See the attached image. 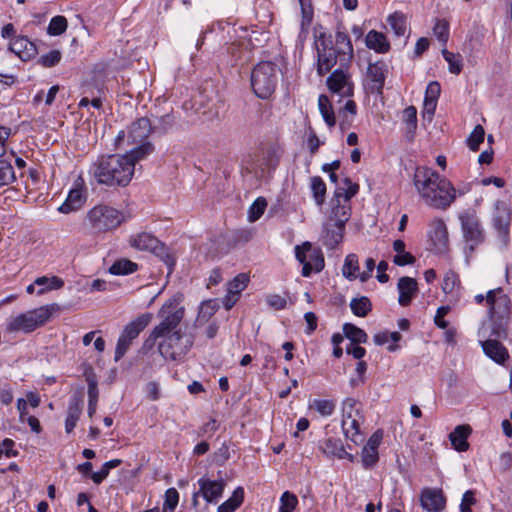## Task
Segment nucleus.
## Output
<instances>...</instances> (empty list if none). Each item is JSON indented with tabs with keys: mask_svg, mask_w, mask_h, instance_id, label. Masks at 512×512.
<instances>
[{
	"mask_svg": "<svg viewBox=\"0 0 512 512\" xmlns=\"http://www.w3.org/2000/svg\"><path fill=\"white\" fill-rule=\"evenodd\" d=\"M154 151L152 143L134 147L125 155H108L99 158L90 168V173L97 183L107 186H126L131 181L135 163Z\"/></svg>",
	"mask_w": 512,
	"mask_h": 512,
	"instance_id": "1",
	"label": "nucleus"
},
{
	"mask_svg": "<svg viewBox=\"0 0 512 512\" xmlns=\"http://www.w3.org/2000/svg\"><path fill=\"white\" fill-rule=\"evenodd\" d=\"M148 322H130L122 331L116 345L114 360L119 361L128 351L132 341L138 337Z\"/></svg>",
	"mask_w": 512,
	"mask_h": 512,
	"instance_id": "11",
	"label": "nucleus"
},
{
	"mask_svg": "<svg viewBox=\"0 0 512 512\" xmlns=\"http://www.w3.org/2000/svg\"><path fill=\"white\" fill-rule=\"evenodd\" d=\"M503 322H483L482 327L480 328L479 333L484 336L487 331H491V335H494L497 338H501L505 336V330L503 329Z\"/></svg>",
	"mask_w": 512,
	"mask_h": 512,
	"instance_id": "55",
	"label": "nucleus"
},
{
	"mask_svg": "<svg viewBox=\"0 0 512 512\" xmlns=\"http://www.w3.org/2000/svg\"><path fill=\"white\" fill-rule=\"evenodd\" d=\"M67 26V19L64 16H55L50 20L47 33L53 36L61 35L66 31Z\"/></svg>",
	"mask_w": 512,
	"mask_h": 512,
	"instance_id": "49",
	"label": "nucleus"
},
{
	"mask_svg": "<svg viewBox=\"0 0 512 512\" xmlns=\"http://www.w3.org/2000/svg\"><path fill=\"white\" fill-rule=\"evenodd\" d=\"M297 504V496L289 491H285L280 497L279 512H293Z\"/></svg>",
	"mask_w": 512,
	"mask_h": 512,
	"instance_id": "53",
	"label": "nucleus"
},
{
	"mask_svg": "<svg viewBox=\"0 0 512 512\" xmlns=\"http://www.w3.org/2000/svg\"><path fill=\"white\" fill-rule=\"evenodd\" d=\"M486 306L492 320H504L510 317V299L501 288L487 292Z\"/></svg>",
	"mask_w": 512,
	"mask_h": 512,
	"instance_id": "9",
	"label": "nucleus"
},
{
	"mask_svg": "<svg viewBox=\"0 0 512 512\" xmlns=\"http://www.w3.org/2000/svg\"><path fill=\"white\" fill-rule=\"evenodd\" d=\"M248 282V275L245 273H240L228 283L227 292L230 293V299H232V303H236L238 301L241 291L246 288Z\"/></svg>",
	"mask_w": 512,
	"mask_h": 512,
	"instance_id": "31",
	"label": "nucleus"
},
{
	"mask_svg": "<svg viewBox=\"0 0 512 512\" xmlns=\"http://www.w3.org/2000/svg\"><path fill=\"white\" fill-rule=\"evenodd\" d=\"M400 339H401V334L396 331H394V332L383 331V332H379V333L375 334V336H374V342L377 345H385V344H388L391 342V344L388 346L389 351H395L398 348L396 343L398 341H400Z\"/></svg>",
	"mask_w": 512,
	"mask_h": 512,
	"instance_id": "35",
	"label": "nucleus"
},
{
	"mask_svg": "<svg viewBox=\"0 0 512 512\" xmlns=\"http://www.w3.org/2000/svg\"><path fill=\"white\" fill-rule=\"evenodd\" d=\"M435 238L443 243V245L446 244L447 238H448V232L445 223L442 220H437L435 223V230H434Z\"/></svg>",
	"mask_w": 512,
	"mask_h": 512,
	"instance_id": "62",
	"label": "nucleus"
},
{
	"mask_svg": "<svg viewBox=\"0 0 512 512\" xmlns=\"http://www.w3.org/2000/svg\"><path fill=\"white\" fill-rule=\"evenodd\" d=\"M442 290L445 294L451 295L455 300L460 297L461 284L458 275L453 271H448L443 278Z\"/></svg>",
	"mask_w": 512,
	"mask_h": 512,
	"instance_id": "30",
	"label": "nucleus"
},
{
	"mask_svg": "<svg viewBox=\"0 0 512 512\" xmlns=\"http://www.w3.org/2000/svg\"><path fill=\"white\" fill-rule=\"evenodd\" d=\"M510 221L509 209L505 206H497L493 217V226L497 230L503 244L507 243Z\"/></svg>",
	"mask_w": 512,
	"mask_h": 512,
	"instance_id": "20",
	"label": "nucleus"
},
{
	"mask_svg": "<svg viewBox=\"0 0 512 512\" xmlns=\"http://www.w3.org/2000/svg\"><path fill=\"white\" fill-rule=\"evenodd\" d=\"M334 47L337 49L340 66H347L353 58V46L345 32L339 30L336 32Z\"/></svg>",
	"mask_w": 512,
	"mask_h": 512,
	"instance_id": "17",
	"label": "nucleus"
},
{
	"mask_svg": "<svg viewBox=\"0 0 512 512\" xmlns=\"http://www.w3.org/2000/svg\"><path fill=\"white\" fill-rule=\"evenodd\" d=\"M359 186L353 183L349 178L343 180V186H340L335 191V197H344L345 201H349L353 196L357 194Z\"/></svg>",
	"mask_w": 512,
	"mask_h": 512,
	"instance_id": "42",
	"label": "nucleus"
},
{
	"mask_svg": "<svg viewBox=\"0 0 512 512\" xmlns=\"http://www.w3.org/2000/svg\"><path fill=\"white\" fill-rule=\"evenodd\" d=\"M186 322H160L151 334L155 340L162 338L159 350L165 356L173 357L186 352L193 344L192 336L187 332Z\"/></svg>",
	"mask_w": 512,
	"mask_h": 512,
	"instance_id": "3",
	"label": "nucleus"
},
{
	"mask_svg": "<svg viewBox=\"0 0 512 512\" xmlns=\"http://www.w3.org/2000/svg\"><path fill=\"white\" fill-rule=\"evenodd\" d=\"M403 121L406 123L408 130L414 131L417 127V110L414 106H408L403 111Z\"/></svg>",
	"mask_w": 512,
	"mask_h": 512,
	"instance_id": "57",
	"label": "nucleus"
},
{
	"mask_svg": "<svg viewBox=\"0 0 512 512\" xmlns=\"http://www.w3.org/2000/svg\"><path fill=\"white\" fill-rule=\"evenodd\" d=\"M9 49L22 58L26 51L33 49V44L26 37H17L10 42Z\"/></svg>",
	"mask_w": 512,
	"mask_h": 512,
	"instance_id": "45",
	"label": "nucleus"
},
{
	"mask_svg": "<svg viewBox=\"0 0 512 512\" xmlns=\"http://www.w3.org/2000/svg\"><path fill=\"white\" fill-rule=\"evenodd\" d=\"M345 337L352 343H365L367 341V334L360 328L356 327L350 322H346L343 326Z\"/></svg>",
	"mask_w": 512,
	"mask_h": 512,
	"instance_id": "38",
	"label": "nucleus"
},
{
	"mask_svg": "<svg viewBox=\"0 0 512 512\" xmlns=\"http://www.w3.org/2000/svg\"><path fill=\"white\" fill-rule=\"evenodd\" d=\"M123 221L117 209L107 205H97L87 212L85 227L92 233H104L116 229Z\"/></svg>",
	"mask_w": 512,
	"mask_h": 512,
	"instance_id": "5",
	"label": "nucleus"
},
{
	"mask_svg": "<svg viewBox=\"0 0 512 512\" xmlns=\"http://www.w3.org/2000/svg\"><path fill=\"white\" fill-rule=\"evenodd\" d=\"M322 451L327 456H335L338 458H343L344 454H346V451L338 439L329 438L324 441V444L322 446Z\"/></svg>",
	"mask_w": 512,
	"mask_h": 512,
	"instance_id": "39",
	"label": "nucleus"
},
{
	"mask_svg": "<svg viewBox=\"0 0 512 512\" xmlns=\"http://www.w3.org/2000/svg\"><path fill=\"white\" fill-rule=\"evenodd\" d=\"M153 131L152 123L149 118L141 117L134 121L128 128L127 139L129 144H137L136 147L147 141L148 136Z\"/></svg>",
	"mask_w": 512,
	"mask_h": 512,
	"instance_id": "13",
	"label": "nucleus"
},
{
	"mask_svg": "<svg viewBox=\"0 0 512 512\" xmlns=\"http://www.w3.org/2000/svg\"><path fill=\"white\" fill-rule=\"evenodd\" d=\"M61 59V52L58 50H52L39 58V63L44 67H53Z\"/></svg>",
	"mask_w": 512,
	"mask_h": 512,
	"instance_id": "59",
	"label": "nucleus"
},
{
	"mask_svg": "<svg viewBox=\"0 0 512 512\" xmlns=\"http://www.w3.org/2000/svg\"><path fill=\"white\" fill-rule=\"evenodd\" d=\"M179 502V493L175 488H169L165 492V501L163 505V512H172Z\"/></svg>",
	"mask_w": 512,
	"mask_h": 512,
	"instance_id": "56",
	"label": "nucleus"
},
{
	"mask_svg": "<svg viewBox=\"0 0 512 512\" xmlns=\"http://www.w3.org/2000/svg\"><path fill=\"white\" fill-rule=\"evenodd\" d=\"M86 202V195L82 188L71 189L65 202L58 208L61 213H71L79 210Z\"/></svg>",
	"mask_w": 512,
	"mask_h": 512,
	"instance_id": "22",
	"label": "nucleus"
},
{
	"mask_svg": "<svg viewBox=\"0 0 512 512\" xmlns=\"http://www.w3.org/2000/svg\"><path fill=\"white\" fill-rule=\"evenodd\" d=\"M358 270V257L355 254H348L342 267L343 276L349 280H354L359 278Z\"/></svg>",
	"mask_w": 512,
	"mask_h": 512,
	"instance_id": "36",
	"label": "nucleus"
},
{
	"mask_svg": "<svg viewBox=\"0 0 512 512\" xmlns=\"http://www.w3.org/2000/svg\"><path fill=\"white\" fill-rule=\"evenodd\" d=\"M244 499V490L238 487L234 490L232 496L223 502L217 509V512H234L242 504Z\"/></svg>",
	"mask_w": 512,
	"mask_h": 512,
	"instance_id": "33",
	"label": "nucleus"
},
{
	"mask_svg": "<svg viewBox=\"0 0 512 512\" xmlns=\"http://www.w3.org/2000/svg\"><path fill=\"white\" fill-rule=\"evenodd\" d=\"M343 230L344 228L338 227L336 223L334 224L333 229L327 228L324 239L325 245L330 248L336 247L342 241Z\"/></svg>",
	"mask_w": 512,
	"mask_h": 512,
	"instance_id": "51",
	"label": "nucleus"
},
{
	"mask_svg": "<svg viewBox=\"0 0 512 512\" xmlns=\"http://www.w3.org/2000/svg\"><path fill=\"white\" fill-rule=\"evenodd\" d=\"M185 309L181 304L179 297H173L167 300L159 311L161 320H182Z\"/></svg>",
	"mask_w": 512,
	"mask_h": 512,
	"instance_id": "21",
	"label": "nucleus"
},
{
	"mask_svg": "<svg viewBox=\"0 0 512 512\" xmlns=\"http://www.w3.org/2000/svg\"><path fill=\"white\" fill-rule=\"evenodd\" d=\"M387 22L396 36L401 37L405 35L407 18L402 12L396 11L392 13L388 16Z\"/></svg>",
	"mask_w": 512,
	"mask_h": 512,
	"instance_id": "32",
	"label": "nucleus"
},
{
	"mask_svg": "<svg viewBox=\"0 0 512 512\" xmlns=\"http://www.w3.org/2000/svg\"><path fill=\"white\" fill-rule=\"evenodd\" d=\"M335 402L326 399H314L310 404V408H314L320 415L324 417L331 416L335 410Z\"/></svg>",
	"mask_w": 512,
	"mask_h": 512,
	"instance_id": "46",
	"label": "nucleus"
},
{
	"mask_svg": "<svg viewBox=\"0 0 512 512\" xmlns=\"http://www.w3.org/2000/svg\"><path fill=\"white\" fill-rule=\"evenodd\" d=\"M315 46L318 60L317 72L320 76H323L339 62V56L331 35L324 32L316 36Z\"/></svg>",
	"mask_w": 512,
	"mask_h": 512,
	"instance_id": "7",
	"label": "nucleus"
},
{
	"mask_svg": "<svg viewBox=\"0 0 512 512\" xmlns=\"http://www.w3.org/2000/svg\"><path fill=\"white\" fill-rule=\"evenodd\" d=\"M281 71L271 61L259 62L251 72V86L258 98L267 99L274 92L279 82Z\"/></svg>",
	"mask_w": 512,
	"mask_h": 512,
	"instance_id": "4",
	"label": "nucleus"
},
{
	"mask_svg": "<svg viewBox=\"0 0 512 512\" xmlns=\"http://www.w3.org/2000/svg\"><path fill=\"white\" fill-rule=\"evenodd\" d=\"M130 244L138 250L150 251L157 255H161L164 251L162 243L156 237L146 232L132 237Z\"/></svg>",
	"mask_w": 512,
	"mask_h": 512,
	"instance_id": "16",
	"label": "nucleus"
},
{
	"mask_svg": "<svg viewBox=\"0 0 512 512\" xmlns=\"http://www.w3.org/2000/svg\"><path fill=\"white\" fill-rule=\"evenodd\" d=\"M481 345L484 353L499 364L504 363V361L508 358V352L506 348L497 339H487L485 341H481Z\"/></svg>",
	"mask_w": 512,
	"mask_h": 512,
	"instance_id": "24",
	"label": "nucleus"
},
{
	"mask_svg": "<svg viewBox=\"0 0 512 512\" xmlns=\"http://www.w3.org/2000/svg\"><path fill=\"white\" fill-rule=\"evenodd\" d=\"M470 432L471 428L468 425H459L450 433L449 439L455 450L464 452L469 448L467 438Z\"/></svg>",
	"mask_w": 512,
	"mask_h": 512,
	"instance_id": "26",
	"label": "nucleus"
},
{
	"mask_svg": "<svg viewBox=\"0 0 512 512\" xmlns=\"http://www.w3.org/2000/svg\"><path fill=\"white\" fill-rule=\"evenodd\" d=\"M463 237L466 242L470 243V249L474 250L475 246L484 241V231L480 221L474 213H463L459 216Z\"/></svg>",
	"mask_w": 512,
	"mask_h": 512,
	"instance_id": "10",
	"label": "nucleus"
},
{
	"mask_svg": "<svg viewBox=\"0 0 512 512\" xmlns=\"http://www.w3.org/2000/svg\"><path fill=\"white\" fill-rule=\"evenodd\" d=\"M365 43L369 49H373L378 53H386L390 48L386 36L376 30L368 32L365 38Z\"/></svg>",
	"mask_w": 512,
	"mask_h": 512,
	"instance_id": "28",
	"label": "nucleus"
},
{
	"mask_svg": "<svg viewBox=\"0 0 512 512\" xmlns=\"http://www.w3.org/2000/svg\"><path fill=\"white\" fill-rule=\"evenodd\" d=\"M66 311V307L53 303L39 307L25 314H20L15 320H48L49 318L64 317Z\"/></svg>",
	"mask_w": 512,
	"mask_h": 512,
	"instance_id": "14",
	"label": "nucleus"
},
{
	"mask_svg": "<svg viewBox=\"0 0 512 512\" xmlns=\"http://www.w3.org/2000/svg\"><path fill=\"white\" fill-rule=\"evenodd\" d=\"M200 492L207 502H216L223 493L225 483L223 480H210L201 478L198 481Z\"/></svg>",
	"mask_w": 512,
	"mask_h": 512,
	"instance_id": "18",
	"label": "nucleus"
},
{
	"mask_svg": "<svg viewBox=\"0 0 512 512\" xmlns=\"http://www.w3.org/2000/svg\"><path fill=\"white\" fill-rule=\"evenodd\" d=\"M176 123V117L173 114H165L156 119V122L152 124L154 131H159L161 133H166L169 131Z\"/></svg>",
	"mask_w": 512,
	"mask_h": 512,
	"instance_id": "50",
	"label": "nucleus"
},
{
	"mask_svg": "<svg viewBox=\"0 0 512 512\" xmlns=\"http://www.w3.org/2000/svg\"><path fill=\"white\" fill-rule=\"evenodd\" d=\"M318 107L325 123L329 127H333L336 123V119L330 100L326 95L319 96Z\"/></svg>",
	"mask_w": 512,
	"mask_h": 512,
	"instance_id": "34",
	"label": "nucleus"
},
{
	"mask_svg": "<svg viewBox=\"0 0 512 512\" xmlns=\"http://www.w3.org/2000/svg\"><path fill=\"white\" fill-rule=\"evenodd\" d=\"M433 32L439 41H441L443 44H446L449 37V27L447 22L443 20L437 21L433 27Z\"/></svg>",
	"mask_w": 512,
	"mask_h": 512,
	"instance_id": "58",
	"label": "nucleus"
},
{
	"mask_svg": "<svg viewBox=\"0 0 512 512\" xmlns=\"http://www.w3.org/2000/svg\"><path fill=\"white\" fill-rule=\"evenodd\" d=\"M381 441V435L374 433L362 448L361 461L365 468H371L378 462V446Z\"/></svg>",
	"mask_w": 512,
	"mask_h": 512,
	"instance_id": "19",
	"label": "nucleus"
},
{
	"mask_svg": "<svg viewBox=\"0 0 512 512\" xmlns=\"http://www.w3.org/2000/svg\"><path fill=\"white\" fill-rule=\"evenodd\" d=\"M327 85L331 92L342 97L353 95V84L350 75L343 69H336L327 79Z\"/></svg>",
	"mask_w": 512,
	"mask_h": 512,
	"instance_id": "12",
	"label": "nucleus"
},
{
	"mask_svg": "<svg viewBox=\"0 0 512 512\" xmlns=\"http://www.w3.org/2000/svg\"><path fill=\"white\" fill-rule=\"evenodd\" d=\"M420 503L428 512H441L445 508L446 498L440 489L424 488L421 491Z\"/></svg>",
	"mask_w": 512,
	"mask_h": 512,
	"instance_id": "15",
	"label": "nucleus"
},
{
	"mask_svg": "<svg viewBox=\"0 0 512 512\" xmlns=\"http://www.w3.org/2000/svg\"><path fill=\"white\" fill-rule=\"evenodd\" d=\"M297 260L302 264V275L308 277L312 272H320L325 265L324 256L320 249L314 248L310 242L295 247Z\"/></svg>",
	"mask_w": 512,
	"mask_h": 512,
	"instance_id": "8",
	"label": "nucleus"
},
{
	"mask_svg": "<svg viewBox=\"0 0 512 512\" xmlns=\"http://www.w3.org/2000/svg\"><path fill=\"white\" fill-rule=\"evenodd\" d=\"M16 179L13 166L6 160H0V187L14 182Z\"/></svg>",
	"mask_w": 512,
	"mask_h": 512,
	"instance_id": "47",
	"label": "nucleus"
},
{
	"mask_svg": "<svg viewBox=\"0 0 512 512\" xmlns=\"http://www.w3.org/2000/svg\"><path fill=\"white\" fill-rule=\"evenodd\" d=\"M310 187L317 205H322L325 201L326 185L321 177L314 176L311 178Z\"/></svg>",
	"mask_w": 512,
	"mask_h": 512,
	"instance_id": "40",
	"label": "nucleus"
},
{
	"mask_svg": "<svg viewBox=\"0 0 512 512\" xmlns=\"http://www.w3.org/2000/svg\"><path fill=\"white\" fill-rule=\"evenodd\" d=\"M476 499L474 497V492L472 490H468L463 494L462 502L460 504L461 512H472L470 506L475 504Z\"/></svg>",
	"mask_w": 512,
	"mask_h": 512,
	"instance_id": "64",
	"label": "nucleus"
},
{
	"mask_svg": "<svg viewBox=\"0 0 512 512\" xmlns=\"http://www.w3.org/2000/svg\"><path fill=\"white\" fill-rule=\"evenodd\" d=\"M267 201L263 197L257 198L249 208L248 218L250 222L257 221L264 213Z\"/></svg>",
	"mask_w": 512,
	"mask_h": 512,
	"instance_id": "52",
	"label": "nucleus"
},
{
	"mask_svg": "<svg viewBox=\"0 0 512 512\" xmlns=\"http://www.w3.org/2000/svg\"><path fill=\"white\" fill-rule=\"evenodd\" d=\"M136 270L137 264L127 259L118 260L109 268V272L113 275H127Z\"/></svg>",
	"mask_w": 512,
	"mask_h": 512,
	"instance_id": "41",
	"label": "nucleus"
},
{
	"mask_svg": "<svg viewBox=\"0 0 512 512\" xmlns=\"http://www.w3.org/2000/svg\"><path fill=\"white\" fill-rule=\"evenodd\" d=\"M350 308L356 317L363 318L371 310V302L365 296L354 298L350 302Z\"/></svg>",
	"mask_w": 512,
	"mask_h": 512,
	"instance_id": "37",
	"label": "nucleus"
},
{
	"mask_svg": "<svg viewBox=\"0 0 512 512\" xmlns=\"http://www.w3.org/2000/svg\"><path fill=\"white\" fill-rule=\"evenodd\" d=\"M218 308L219 304L216 300L205 301L200 306L199 317L203 319L210 318Z\"/></svg>",
	"mask_w": 512,
	"mask_h": 512,
	"instance_id": "60",
	"label": "nucleus"
},
{
	"mask_svg": "<svg viewBox=\"0 0 512 512\" xmlns=\"http://www.w3.org/2000/svg\"><path fill=\"white\" fill-rule=\"evenodd\" d=\"M121 463L122 461L120 459H113L105 462L99 471L90 474L92 481L95 484H100L105 478H107L110 470L118 467Z\"/></svg>",
	"mask_w": 512,
	"mask_h": 512,
	"instance_id": "43",
	"label": "nucleus"
},
{
	"mask_svg": "<svg viewBox=\"0 0 512 512\" xmlns=\"http://www.w3.org/2000/svg\"><path fill=\"white\" fill-rule=\"evenodd\" d=\"M82 413V400L79 397L73 396L70 398L67 408V416L65 419V431L71 433L75 428L80 415Z\"/></svg>",
	"mask_w": 512,
	"mask_h": 512,
	"instance_id": "25",
	"label": "nucleus"
},
{
	"mask_svg": "<svg viewBox=\"0 0 512 512\" xmlns=\"http://www.w3.org/2000/svg\"><path fill=\"white\" fill-rule=\"evenodd\" d=\"M266 302L275 310L283 309L287 304L286 298L277 294L268 295Z\"/></svg>",
	"mask_w": 512,
	"mask_h": 512,
	"instance_id": "63",
	"label": "nucleus"
},
{
	"mask_svg": "<svg viewBox=\"0 0 512 512\" xmlns=\"http://www.w3.org/2000/svg\"><path fill=\"white\" fill-rule=\"evenodd\" d=\"M44 322H9L6 331L8 333H30L38 329Z\"/></svg>",
	"mask_w": 512,
	"mask_h": 512,
	"instance_id": "44",
	"label": "nucleus"
},
{
	"mask_svg": "<svg viewBox=\"0 0 512 512\" xmlns=\"http://www.w3.org/2000/svg\"><path fill=\"white\" fill-rule=\"evenodd\" d=\"M35 284L38 287L36 295L41 296L47 292L61 289L64 286V281L58 276H41L35 279Z\"/></svg>",
	"mask_w": 512,
	"mask_h": 512,
	"instance_id": "29",
	"label": "nucleus"
},
{
	"mask_svg": "<svg viewBox=\"0 0 512 512\" xmlns=\"http://www.w3.org/2000/svg\"><path fill=\"white\" fill-rule=\"evenodd\" d=\"M306 137H307V145L309 148V151L311 154H315L321 144L318 136L316 135L315 131L312 129V127H309L306 131Z\"/></svg>",
	"mask_w": 512,
	"mask_h": 512,
	"instance_id": "61",
	"label": "nucleus"
},
{
	"mask_svg": "<svg viewBox=\"0 0 512 512\" xmlns=\"http://www.w3.org/2000/svg\"><path fill=\"white\" fill-rule=\"evenodd\" d=\"M387 66L384 62H376L368 67V77L373 82V87L381 92L385 83Z\"/></svg>",
	"mask_w": 512,
	"mask_h": 512,
	"instance_id": "27",
	"label": "nucleus"
},
{
	"mask_svg": "<svg viewBox=\"0 0 512 512\" xmlns=\"http://www.w3.org/2000/svg\"><path fill=\"white\" fill-rule=\"evenodd\" d=\"M444 59L448 62L449 71L453 74H459L462 71V58L459 54H454L447 49L442 50Z\"/></svg>",
	"mask_w": 512,
	"mask_h": 512,
	"instance_id": "48",
	"label": "nucleus"
},
{
	"mask_svg": "<svg viewBox=\"0 0 512 512\" xmlns=\"http://www.w3.org/2000/svg\"><path fill=\"white\" fill-rule=\"evenodd\" d=\"M397 288L399 291L398 301L402 306L408 305L418 291L417 281L411 277L400 278Z\"/></svg>",
	"mask_w": 512,
	"mask_h": 512,
	"instance_id": "23",
	"label": "nucleus"
},
{
	"mask_svg": "<svg viewBox=\"0 0 512 512\" xmlns=\"http://www.w3.org/2000/svg\"><path fill=\"white\" fill-rule=\"evenodd\" d=\"M364 423V415L362 413V405L353 398H346L342 403V421L341 426L346 438L355 444L363 441L360 430Z\"/></svg>",
	"mask_w": 512,
	"mask_h": 512,
	"instance_id": "6",
	"label": "nucleus"
},
{
	"mask_svg": "<svg viewBox=\"0 0 512 512\" xmlns=\"http://www.w3.org/2000/svg\"><path fill=\"white\" fill-rule=\"evenodd\" d=\"M413 182L423 201L433 208L445 209L455 200L451 182L430 168L417 167Z\"/></svg>",
	"mask_w": 512,
	"mask_h": 512,
	"instance_id": "2",
	"label": "nucleus"
},
{
	"mask_svg": "<svg viewBox=\"0 0 512 512\" xmlns=\"http://www.w3.org/2000/svg\"><path fill=\"white\" fill-rule=\"evenodd\" d=\"M485 131L481 125H477L467 139V144L472 151H477L484 141Z\"/></svg>",
	"mask_w": 512,
	"mask_h": 512,
	"instance_id": "54",
	"label": "nucleus"
}]
</instances>
